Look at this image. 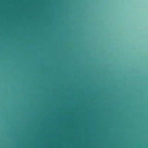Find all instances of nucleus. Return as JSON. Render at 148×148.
Instances as JSON below:
<instances>
[{"label":"nucleus","mask_w":148,"mask_h":148,"mask_svg":"<svg viewBox=\"0 0 148 148\" xmlns=\"http://www.w3.org/2000/svg\"><path fill=\"white\" fill-rule=\"evenodd\" d=\"M16 95H71L72 107H74V95H131V93H16Z\"/></svg>","instance_id":"f257e3e1"},{"label":"nucleus","mask_w":148,"mask_h":148,"mask_svg":"<svg viewBox=\"0 0 148 148\" xmlns=\"http://www.w3.org/2000/svg\"><path fill=\"white\" fill-rule=\"evenodd\" d=\"M72 90L71 92H60V91H52V92H74V79L72 78Z\"/></svg>","instance_id":"f03ea898"},{"label":"nucleus","mask_w":148,"mask_h":148,"mask_svg":"<svg viewBox=\"0 0 148 148\" xmlns=\"http://www.w3.org/2000/svg\"><path fill=\"white\" fill-rule=\"evenodd\" d=\"M62 86L63 88H67L69 87V86L67 84H65V85H63Z\"/></svg>","instance_id":"7ed1b4c3"},{"label":"nucleus","mask_w":148,"mask_h":148,"mask_svg":"<svg viewBox=\"0 0 148 148\" xmlns=\"http://www.w3.org/2000/svg\"><path fill=\"white\" fill-rule=\"evenodd\" d=\"M86 88H88V87L87 86H86Z\"/></svg>","instance_id":"20e7f679"}]
</instances>
